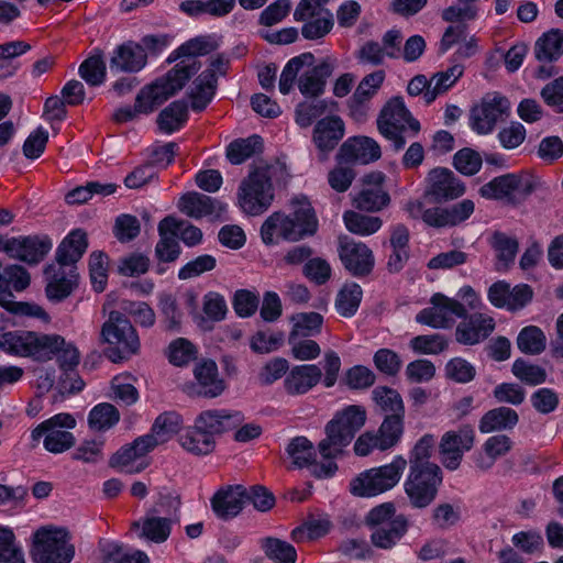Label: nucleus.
<instances>
[{"label": "nucleus", "instance_id": "864d4df0", "mask_svg": "<svg viewBox=\"0 0 563 563\" xmlns=\"http://www.w3.org/2000/svg\"><path fill=\"white\" fill-rule=\"evenodd\" d=\"M409 232L404 225H397L390 236L393 254L390 255L388 266L393 271H399L408 260Z\"/></svg>", "mask_w": 563, "mask_h": 563}, {"label": "nucleus", "instance_id": "c9c22d12", "mask_svg": "<svg viewBox=\"0 0 563 563\" xmlns=\"http://www.w3.org/2000/svg\"><path fill=\"white\" fill-rule=\"evenodd\" d=\"M512 448V440L506 433L490 435L483 444V451L474 456L475 466L481 471L490 470L495 462Z\"/></svg>", "mask_w": 563, "mask_h": 563}, {"label": "nucleus", "instance_id": "e433bc0d", "mask_svg": "<svg viewBox=\"0 0 563 563\" xmlns=\"http://www.w3.org/2000/svg\"><path fill=\"white\" fill-rule=\"evenodd\" d=\"M321 377L322 371L318 365H297L287 375L285 386L290 394H306L321 380Z\"/></svg>", "mask_w": 563, "mask_h": 563}, {"label": "nucleus", "instance_id": "412c9836", "mask_svg": "<svg viewBox=\"0 0 563 563\" xmlns=\"http://www.w3.org/2000/svg\"><path fill=\"white\" fill-rule=\"evenodd\" d=\"M184 86L181 79H177L175 76L170 78V73L168 71L164 77L144 87L139 92L135 100V110L139 113H151Z\"/></svg>", "mask_w": 563, "mask_h": 563}, {"label": "nucleus", "instance_id": "bb28decb", "mask_svg": "<svg viewBox=\"0 0 563 563\" xmlns=\"http://www.w3.org/2000/svg\"><path fill=\"white\" fill-rule=\"evenodd\" d=\"M495 329V320L488 313H474L459 323L455 339L464 345H475L486 340Z\"/></svg>", "mask_w": 563, "mask_h": 563}, {"label": "nucleus", "instance_id": "e2e57ef3", "mask_svg": "<svg viewBox=\"0 0 563 563\" xmlns=\"http://www.w3.org/2000/svg\"><path fill=\"white\" fill-rule=\"evenodd\" d=\"M14 540L11 529L0 527V563H25L23 551Z\"/></svg>", "mask_w": 563, "mask_h": 563}, {"label": "nucleus", "instance_id": "09e8293b", "mask_svg": "<svg viewBox=\"0 0 563 563\" xmlns=\"http://www.w3.org/2000/svg\"><path fill=\"white\" fill-rule=\"evenodd\" d=\"M290 322L289 335L310 338L321 332L323 317L318 312H300L291 316Z\"/></svg>", "mask_w": 563, "mask_h": 563}, {"label": "nucleus", "instance_id": "39448f33", "mask_svg": "<svg viewBox=\"0 0 563 563\" xmlns=\"http://www.w3.org/2000/svg\"><path fill=\"white\" fill-rule=\"evenodd\" d=\"M30 554L34 563H69L75 549L67 529L46 525L32 533Z\"/></svg>", "mask_w": 563, "mask_h": 563}, {"label": "nucleus", "instance_id": "1a4fd4ad", "mask_svg": "<svg viewBox=\"0 0 563 563\" xmlns=\"http://www.w3.org/2000/svg\"><path fill=\"white\" fill-rule=\"evenodd\" d=\"M377 128L382 135L394 143L396 150L405 145L401 132L411 131L417 134L420 131V123L412 118L401 98H391L383 107L377 119Z\"/></svg>", "mask_w": 563, "mask_h": 563}, {"label": "nucleus", "instance_id": "5701e85b", "mask_svg": "<svg viewBox=\"0 0 563 563\" xmlns=\"http://www.w3.org/2000/svg\"><path fill=\"white\" fill-rule=\"evenodd\" d=\"M404 431L401 424H379L376 430L361 434L354 443L358 456H367L373 450L386 451L395 446Z\"/></svg>", "mask_w": 563, "mask_h": 563}, {"label": "nucleus", "instance_id": "cd10ccee", "mask_svg": "<svg viewBox=\"0 0 563 563\" xmlns=\"http://www.w3.org/2000/svg\"><path fill=\"white\" fill-rule=\"evenodd\" d=\"M357 428L355 424H327L325 437L319 443V455L322 459L333 461L355 438Z\"/></svg>", "mask_w": 563, "mask_h": 563}, {"label": "nucleus", "instance_id": "393cba45", "mask_svg": "<svg viewBox=\"0 0 563 563\" xmlns=\"http://www.w3.org/2000/svg\"><path fill=\"white\" fill-rule=\"evenodd\" d=\"M48 238L21 236L4 241L3 251L11 257L26 263H37L49 252Z\"/></svg>", "mask_w": 563, "mask_h": 563}, {"label": "nucleus", "instance_id": "7c9ffc66", "mask_svg": "<svg viewBox=\"0 0 563 563\" xmlns=\"http://www.w3.org/2000/svg\"><path fill=\"white\" fill-rule=\"evenodd\" d=\"M183 223L173 217H167L158 224L159 241L155 254L159 262L169 263L178 258L180 247L177 242Z\"/></svg>", "mask_w": 563, "mask_h": 563}, {"label": "nucleus", "instance_id": "a19ab883", "mask_svg": "<svg viewBox=\"0 0 563 563\" xmlns=\"http://www.w3.org/2000/svg\"><path fill=\"white\" fill-rule=\"evenodd\" d=\"M464 67L461 64H454L446 70L434 74L427 91L423 95L426 103H431L438 96L443 95L451 89L456 81L463 76Z\"/></svg>", "mask_w": 563, "mask_h": 563}, {"label": "nucleus", "instance_id": "8fccbe9b", "mask_svg": "<svg viewBox=\"0 0 563 563\" xmlns=\"http://www.w3.org/2000/svg\"><path fill=\"white\" fill-rule=\"evenodd\" d=\"M345 228L354 234L367 236L376 233L383 225L379 217L365 216L355 211H346L343 214Z\"/></svg>", "mask_w": 563, "mask_h": 563}, {"label": "nucleus", "instance_id": "423d86ee", "mask_svg": "<svg viewBox=\"0 0 563 563\" xmlns=\"http://www.w3.org/2000/svg\"><path fill=\"white\" fill-rule=\"evenodd\" d=\"M407 464L402 455H395L387 464L361 472L350 483L351 494L371 498L391 490L400 482Z\"/></svg>", "mask_w": 563, "mask_h": 563}, {"label": "nucleus", "instance_id": "f704fd0d", "mask_svg": "<svg viewBox=\"0 0 563 563\" xmlns=\"http://www.w3.org/2000/svg\"><path fill=\"white\" fill-rule=\"evenodd\" d=\"M340 153L346 161L362 164L377 161L382 155L378 143L367 136L350 137L342 145Z\"/></svg>", "mask_w": 563, "mask_h": 563}, {"label": "nucleus", "instance_id": "20e7f679", "mask_svg": "<svg viewBox=\"0 0 563 563\" xmlns=\"http://www.w3.org/2000/svg\"><path fill=\"white\" fill-rule=\"evenodd\" d=\"M172 439L166 424H153L150 433L136 438L132 443L121 446L110 459L111 467L126 474L143 472L151 464L148 453L157 445Z\"/></svg>", "mask_w": 563, "mask_h": 563}, {"label": "nucleus", "instance_id": "9b49d317", "mask_svg": "<svg viewBox=\"0 0 563 563\" xmlns=\"http://www.w3.org/2000/svg\"><path fill=\"white\" fill-rule=\"evenodd\" d=\"M533 188L534 180L530 174H506L483 185L479 195L485 199L518 202L529 196Z\"/></svg>", "mask_w": 563, "mask_h": 563}, {"label": "nucleus", "instance_id": "a211bd4d", "mask_svg": "<svg viewBox=\"0 0 563 563\" xmlns=\"http://www.w3.org/2000/svg\"><path fill=\"white\" fill-rule=\"evenodd\" d=\"M474 441V430L468 426L445 432L439 445L440 460L443 466L450 471L457 470L463 455L473 448Z\"/></svg>", "mask_w": 563, "mask_h": 563}, {"label": "nucleus", "instance_id": "680f3d73", "mask_svg": "<svg viewBox=\"0 0 563 563\" xmlns=\"http://www.w3.org/2000/svg\"><path fill=\"white\" fill-rule=\"evenodd\" d=\"M329 529L330 522L328 519H311L302 526L295 528L291 532V539L295 542L312 541L327 534Z\"/></svg>", "mask_w": 563, "mask_h": 563}, {"label": "nucleus", "instance_id": "5fc2aeb1", "mask_svg": "<svg viewBox=\"0 0 563 563\" xmlns=\"http://www.w3.org/2000/svg\"><path fill=\"white\" fill-rule=\"evenodd\" d=\"M335 106L334 101L327 99L300 102L296 108V123L301 128H308L317 118L324 114L329 107Z\"/></svg>", "mask_w": 563, "mask_h": 563}, {"label": "nucleus", "instance_id": "dca6fc26", "mask_svg": "<svg viewBox=\"0 0 563 563\" xmlns=\"http://www.w3.org/2000/svg\"><path fill=\"white\" fill-rule=\"evenodd\" d=\"M286 451L295 466L308 468L317 477H330L338 470L336 464L331 460L322 459L319 461L313 444L305 437L292 439Z\"/></svg>", "mask_w": 563, "mask_h": 563}, {"label": "nucleus", "instance_id": "b1692460", "mask_svg": "<svg viewBox=\"0 0 563 563\" xmlns=\"http://www.w3.org/2000/svg\"><path fill=\"white\" fill-rule=\"evenodd\" d=\"M533 297L532 288L527 284H519L515 287L506 282H497L488 289V300L496 308L517 311L527 306Z\"/></svg>", "mask_w": 563, "mask_h": 563}, {"label": "nucleus", "instance_id": "0e129e2a", "mask_svg": "<svg viewBox=\"0 0 563 563\" xmlns=\"http://www.w3.org/2000/svg\"><path fill=\"white\" fill-rule=\"evenodd\" d=\"M261 147V137L251 136L232 142L227 148L228 159L235 165L242 164Z\"/></svg>", "mask_w": 563, "mask_h": 563}, {"label": "nucleus", "instance_id": "4d7b16f0", "mask_svg": "<svg viewBox=\"0 0 563 563\" xmlns=\"http://www.w3.org/2000/svg\"><path fill=\"white\" fill-rule=\"evenodd\" d=\"M117 185L101 184L99 181L88 183L86 186H80L69 191L66 195V201L70 205L84 203L88 201L93 195L109 196L114 194Z\"/></svg>", "mask_w": 563, "mask_h": 563}, {"label": "nucleus", "instance_id": "6e6552de", "mask_svg": "<svg viewBox=\"0 0 563 563\" xmlns=\"http://www.w3.org/2000/svg\"><path fill=\"white\" fill-rule=\"evenodd\" d=\"M511 111L507 97L499 92H488L474 103L468 113V126L478 135L492 134L499 122L505 121Z\"/></svg>", "mask_w": 563, "mask_h": 563}, {"label": "nucleus", "instance_id": "052dcab7", "mask_svg": "<svg viewBox=\"0 0 563 563\" xmlns=\"http://www.w3.org/2000/svg\"><path fill=\"white\" fill-rule=\"evenodd\" d=\"M445 377L459 383L467 384L476 376L475 366L463 357H453L449 360L444 367Z\"/></svg>", "mask_w": 563, "mask_h": 563}, {"label": "nucleus", "instance_id": "bf43d9fd", "mask_svg": "<svg viewBox=\"0 0 563 563\" xmlns=\"http://www.w3.org/2000/svg\"><path fill=\"white\" fill-rule=\"evenodd\" d=\"M406 531L405 521H396L394 525H387L376 528L372 531V541L374 545L382 549L394 547Z\"/></svg>", "mask_w": 563, "mask_h": 563}, {"label": "nucleus", "instance_id": "f03ea898", "mask_svg": "<svg viewBox=\"0 0 563 563\" xmlns=\"http://www.w3.org/2000/svg\"><path fill=\"white\" fill-rule=\"evenodd\" d=\"M334 66L330 60L316 64L311 53L292 57L285 65L279 77V91L288 95L295 84L303 97L316 98L324 92L327 79L332 75Z\"/></svg>", "mask_w": 563, "mask_h": 563}, {"label": "nucleus", "instance_id": "13d9d810", "mask_svg": "<svg viewBox=\"0 0 563 563\" xmlns=\"http://www.w3.org/2000/svg\"><path fill=\"white\" fill-rule=\"evenodd\" d=\"M170 518L147 517L142 523L141 537L155 543H163L170 534Z\"/></svg>", "mask_w": 563, "mask_h": 563}, {"label": "nucleus", "instance_id": "7ed1b4c3", "mask_svg": "<svg viewBox=\"0 0 563 563\" xmlns=\"http://www.w3.org/2000/svg\"><path fill=\"white\" fill-rule=\"evenodd\" d=\"M278 163H257L245 177L236 192V206L247 216L264 213L274 200L272 181L282 173Z\"/></svg>", "mask_w": 563, "mask_h": 563}, {"label": "nucleus", "instance_id": "603ef678", "mask_svg": "<svg viewBox=\"0 0 563 563\" xmlns=\"http://www.w3.org/2000/svg\"><path fill=\"white\" fill-rule=\"evenodd\" d=\"M95 438L86 440L76 452V459L84 462H96L102 452L104 444L103 433L111 424H89Z\"/></svg>", "mask_w": 563, "mask_h": 563}, {"label": "nucleus", "instance_id": "a18cd8bd", "mask_svg": "<svg viewBox=\"0 0 563 563\" xmlns=\"http://www.w3.org/2000/svg\"><path fill=\"white\" fill-rule=\"evenodd\" d=\"M46 273L49 277L46 286V295L48 299L58 301L70 295L77 279L74 268H69L68 272H65L59 267L53 275H51V269Z\"/></svg>", "mask_w": 563, "mask_h": 563}, {"label": "nucleus", "instance_id": "774afa93", "mask_svg": "<svg viewBox=\"0 0 563 563\" xmlns=\"http://www.w3.org/2000/svg\"><path fill=\"white\" fill-rule=\"evenodd\" d=\"M483 165L482 156L473 148L465 147L457 151L453 156L455 169L466 176L475 175Z\"/></svg>", "mask_w": 563, "mask_h": 563}, {"label": "nucleus", "instance_id": "f257e3e1", "mask_svg": "<svg viewBox=\"0 0 563 563\" xmlns=\"http://www.w3.org/2000/svg\"><path fill=\"white\" fill-rule=\"evenodd\" d=\"M318 231L316 212L306 197L295 198L288 211H276L263 222L260 233L265 245L297 242Z\"/></svg>", "mask_w": 563, "mask_h": 563}, {"label": "nucleus", "instance_id": "6e6d98bb", "mask_svg": "<svg viewBox=\"0 0 563 563\" xmlns=\"http://www.w3.org/2000/svg\"><path fill=\"white\" fill-rule=\"evenodd\" d=\"M545 345V334L536 325L525 327L517 336V346L525 354H540Z\"/></svg>", "mask_w": 563, "mask_h": 563}, {"label": "nucleus", "instance_id": "69168bd1", "mask_svg": "<svg viewBox=\"0 0 563 563\" xmlns=\"http://www.w3.org/2000/svg\"><path fill=\"white\" fill-rule=\"evenodd\" d=\"M266 556L279 563H295L297 553L295 548L280 539L268 538L263 543Z\"/></svg>", "mask_w": 563, "mask_h": 563}, {"label": "nucleus", "instance_id": "79ce46f5", "mask_svg": "<svg viewBox=\"0 0 563 563\" xmlns=\"http://www.w3.org/2000/svg\"><path fill=\"white\" fill-rule=\"evenodd\" d=\"M243 497L242 486L221 489L212 498V508L219 517L236 516L242 509Z\"/></svg>", "mask_w": 563, "mask_h": 563}, {"label": "nucleus", "instance_id": "58836bf2", "mask_svg": "<svg viewBox=\"0 0 563 563\" xmlns=\"http://www.w3.org/2000/svg\"><path fill=\"white\" fill-rule=\"evenodd\" d=\"M198 385V393L205 396L216 397L224 389V383L219 377L218 366L211 360L199 362L194 369Z\"/></svg>", "mask_w": 563, "mask_h": 563}, {"label": "nucleus", "instance_id": "ea45409f", "mask_svg": "<svg viewBox=\"0 0 563 563\" xmlns=\"http://www.w3.org/2000/svg\"><path fill=\"white\" fill-rule=\"evenodd\" d=\"M88 246L87 235L82 230H73L57 249V261L60 266L76 263Z\"/></svg>", "mask_w": 563, "mask_h": 563}, {"label": "nucleus", "instance_id": "2eb2a0df", "mask_svg": "<svg viewBox=\"0 0 563 563\" xmlns=\"http://www.w3.org/2000/svg\"><path fill=\"white\" fill-rule=\"evenodd\" d=\"M212 49L211 44L203 37H196L187 41L177 49L173 51L168 58V63L180 59L175 67L169 70L170 78L174 76L181 79L185 85L187 80L200 68L199 56L207 55Z\"/></svg>", "mask_w": 563, "mask_h": 563}, {"label": "nucleus", "instance_id": "4468645a", "mask_svg": "<svg viewBox=\"0 0 563 563\" xmlns=\"http://www.w3.org/2000/svg\"><path fill=\"white\" fill-rule=\"evenodd\" d=\"M216 424H166L172 439L177 435L184 450L195 455H207L216 446Z\"/></svg>", "mask_w": 563, "mask_h": 563}, {"label": "nucleus", "instance_id": "338daca9", "mask_svg": "<svg viewBox=\"0 0 563 563\" xmlns=\"http://www.w3.org/2000/svg\"><path fill=\"white\" fill-rule=\"evenodd\" d=\"M197 355L194 344L184 338L172 341L167 349V358L175 366H185Z\"/></svg>", "mask_w": 563, "mask_h": 563}, {"label": "nucleus", "instance_id": "a878e982", "mask_svg": "<svg viewBox=\"0 0 563 563\" xmlns=\"http://www.w3.org/2000/svg\"><path fill=\"white\" fill-rule=\"evenodd\" d=\"M427 195L437 201L453 200L465 194L464 184L445 168L432 169L428 177Z\"/></svg>", "mask_w": 563, "mask_h": 563}, {"label": "nucleus", "instance_id": "de8ad7c7", "mask_svg": "<svg viewBox=\"0 0 563 563\" xmlns=\"http://www.w3.org/2000/svg\"><path fill=\"white\" fill-rule=\"evenodd\" d=\"M362 297V288L356 283H347L343 285L335 299L336 311L342 317H353L360 307Z\"/></svg>", "mask_w": 563, "mask_h": 563}, {"label": "nucleus", "instance_id": "aec40b11", "mask_svg": "<svg viewBox=\"0 0 563 563\" xmlns=\"http://www.w3.org/2000/svg\"><path fill=\"white\" fill-rule=\"evenodd\" d=\"M47 334L10 331L0 335V349L8 354L42 360Z\"/></svg>", "mask_w": 563, "mask_h": 563}, {"label": "nucleus", "instance_id": "49530a36", "mask_svg": "<svg viewBox=\"0 0 563 563\" xmlns=\"http://www.w3.org/2000/svg\"><path fill=\"white\" fill-rule=\"evenodd\" d=\"M490 244L497 258V269H507L515 261L518 251L517 241L504 233L497 232L492 236Z\"/></svg>", "mask_w": 563, "mask_h": 563}, {"label": "nucleus", "instance_id": "4be33fe9", "mask_svg": "<svg viewBox=\"0 0 563 563\" xmlns=\"http://www.w3.org/2000/svg\"><path fill=\"white\" fill-rule=\"evenodd\" d=\"M339 256L345 269L354 276L369 274L375 264L374 254L365 243L347 238L340 241Z\"/></svg>", "mask_w": 563, "mask_h": 563}, {"label": "nucleus", "instance_id": "6ab92c4d", "mask_svg": "<svg viewBox=\"0 0 563 563\" xmlns=\"http://www.w3.org/2000/svg\"><path fill=\"white\" fill-rule=\"evenodd\" d=\"M386 175L383 172L374 170L364 175L362 189L354 197V206L360 210L369 212L379 211L390 202V197L384 188Z\"/></svg>", "mask_w": 563, "mask_h": 563}, {"label": "nucleus", "instance_id": "2f4dec72", "mask_svg": "<svg viewBox=\"0 0 563 563\" xmlns=\"http://www.w3.org/2000/svg\"><path fill=\"white\" fill-rule=\"evenodd\" d=\"M44 342L45 355L42 361L56 356L60 368L64 371H71L79 364L80 353L73 342L66 341L65 338L58 334H47Z\"/></svg>", "mask_w": 563, "mask_h": 563}, {"label": "nucleus", "instance_id": "37998d69", "mask_svg": "<svg viewBox=\"0 0 563 563\" xmlns=\"http://www.w3.org/2000/svg\"><path fill=\"white\" fill-rule=\"evenodd\" d=\"M536 57L540 62H554L563 55V31L552 29L543 33L534 45Z\"/></svg>", "mask_w": 563, "mask_h": 563}, {"label": "nucleus", "instance_id": "c85d7f7f", "mask_svg": "<svg viewBox=\"0 0 563 563\" xmlns=\"http://www.w3.org/2000/svg\"><path fill=\"white\" fill-rule=\"evenodd\" d=\"M147 63L142 45L128 42L115 47L111 54L109 67L112 73H137Z\"/></svg>", "mask_w": 563, "mask_h": 563}, {"label": "nucleus", "instance_id": "0eeeda50", "mask_svg": "<svg viewBox=\"0 0 563 563\" xmlns=\"http://www.w3.org/2000/svg\"><path fill=\"white\" fill-rule=\"evenodd\" d=\"M101 338L112 350L109 355L112 362L129 358L139 353L141 342L132 323L120 312L112 311L101 328Z\"/></svg>", "mask_w": 563, "mask_h": 563}, {"label": "nucleus", "instance_id": "f3484780", "mask_svg": "<svg viewBox=\"0 0 563 563\" xmlns=\"http://www.w3.org/2000/svg\"><path fill=\"white\" fill-rule=\"evenodd\" d=\"M227 67V59L213 57L207 68L192 81L189 98L194 110L201 111L211 102L216 93L217 78L225 74Z\"/></svg>", "mask_w": 563, "mask_h": 563}, {"label": "nucleus", "instance_id": "4c0bfd02", "mask_svg": "<svg viewBox=\"0 0 563 563\" xmlns=\"http://www.w3.org/2000/svg\"><path fill=\"white\" fill-rule=\"evenodd\" d=\"M376 406L385 415L384 422H400L404 419L405 408L401 396L393 388L377 386L372 391Z\"/></svg>", "mask_w": 563, "mask_h": 563}, {"label": "nucleus", "instance_id": "f8f14e48", "mask_svg": "<svg viewBox=\"0 0 563 563\" xmlns=\"http://www.w3.org/2000/svg\"><path fill=\"white\" fill-rule=\"evenodd\" d=\"M441 483L440 467L428 466L427 470H409L404 489L413 507L424 508L434 500Z\"/></svg>", "mask_w": 563, "mask_h": 563}, {"label": "nucleus", "instance_id": "473e14b6", "mask_svg": "<svg viewBox=\"0 0 563 563\" xmlns=\"http://www.w3.org/2000/svg\"><path fill=\"white\" fill-rule=\"evenodd\" d=\"M344 122L339 115H328L319 120L313 129L312 140L321 152L333 150L344 136Z\"/></svg>", "mask_w": 563, "mask_h": 563}, {"label": "nucleus", "instance_id": "9d476101", "mask_svg": "<svg viewBox=\"0 0 563 563\" xmlns=\"http://www.w3.org/2000/svg\"><path fill=\"white\" fill-rule=\"evenodd\" d=\"M329 0H300L294 20L301 22V35L309 41L321 40L332 31L334 16L327 7Z\"/></svg>", "mask_w": 563, "mask_h": 563}, {"label": "nucleus", "instance_id": "3c124183", "mask_svg": "<svg viewBox=\"0 0 563 563\" xmlns=\"http://www.w3.org/2000/svg\"><path fill=\"white\" fill-rule=\"evenodd\" d=\"M187 121V107L184 102H173L157 117V124L162 132L172 134L179 130Z\"/></svg>", "mask_w": 563, "mask_h": 563}, {"label": "nucleus", "instance_id": "72a5a7b5", "mask_svg": "<svg viewBox=\"0 0 563 563\" xmlns=\"http://www.w3.org/2000/svg\"><path fill=\"white\" fill-rule=\"evenodd\" d=\"M74 427L75 424H38L32 431L34 441L44 437V448L52 453H62L75 443V437L64 427Z\"/></svg>", "mask_w": 563, "mask_h": 563}, {"label": "nucleus", "instance_id": "c03bdc74", "mask_svg": "<svg viewBox=\"0 0 563 563\" xmlns=\"http://www.w3.org/2000/svg\"><path fill=\"white\" fill-rule=\"evenodd\" d=\"M101 553L106 563H150V558L145 552L123 547L117 542L102 543Z\"/></svg>", "mask_w": 563, "mask_h": 563}, {"label": "nucleus", "instance_id": "c756f323", "mask_svg": "<svg viewBox=\"0 0 563 563\" xmlns=\"http://www.w3.org/2000/svg\"><path fill=\"white\" fill-rule=\"evenodd\" d=\"M178 208L186 216L196 219L219 218L227 211L228 205L199 192H188L179 199Z\"/></svg>", "mask_w": 563, "mask_h": 563}, {"label": "nucleus", "instance_id": "ddd939ff", "mask_svg": "<svg viewBox=\"0 0 563 563\" xmlns=\"http://www.w3.org/2000/svg\"><path fill=\"white\" fill-rule=\"evenodd\" d=\"M463 317H465L463 303L437 292L430 298V306L416 316V321L433 329H446L455 322L456 318Z\"/></svg>", "mask_w": 563, "mask_h": 563}]
</instances>
